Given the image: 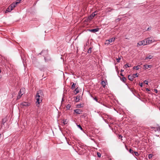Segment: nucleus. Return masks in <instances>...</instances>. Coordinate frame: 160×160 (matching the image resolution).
<instances>
[{"label": "nucleus", "mask_w": 160, "mask_h": 160, "mask_svg": "<svg viewBox=\"0 0 160 160\" xmlns=\"http://www.w3.org/2000/svg\"><path fill=\"white\" fill-rule=\"evenodd\" d=\"M42 96L43 93L42 91L39 90L37 92L36 98L37 100V102H38V104H39L40 101H42Z\"/></svg>", "instance_id": "1"}, {"label": "nucleus", "mask_w": 160, "mask_h": 160, "mask_svg": "<svg viewBox=\"0 0 160 160\" xmlns=\"http://www.w3.org/2000/svg\"><path fill=\"white\" fill-rule=\"evenodd\" d=\"M147 44H149L154 42V39L151 37L145 39Z\"/></svg>", "instance_id": "2"}, {"label": "nucleus", "mask_w": 160, "mask_h": 160, "mask_svg": "<svg viewBox=\"0 0 160 160\" xmlns=\"http://www.w3.org/2000/svg\"><path fill=\"white\" fill-rule=\"evenodd\" d=\"M135 78V77L133 76L132 74L129 75L128 76V79L131 81H132L133 80V79Z\"/></svg>", "instance_id": "3"}, {"label": "nucleus", "mask_w": 160, "mask_h": 160, "mask_svg": "<svg viewBox=\"0 0 160 160\" xmlns=\"http://www.w3.org/2000/svg\"><path fill=\"white\" fill-rule=\"evenodd\" d=\"M74 111L77 114H81L82 112V110L79 109H76Z\"/></svg>", "instance_id": "4"}, {"label": "nucleus", "mask_w": 160, "mask_h": 160, "mask_svg": "<svg viewBox=\"0 0 160 160\" xmlns=\"http://www.w3.org/2000/svg\"><path fill=\"white\" fill-rule=\"evenodd\" d=\"M99 30V28H97L95 29H92L89 30V31L93 33H95L98 31Z\"/></svg>", "instance_id": "5"}, {"label": "nucleus", "mask_w": 160, "mask_h": 160, "mask_svg": "<svg viewBox=\"0 0 160 160\" xmlns=\"http://www.w3.org/2000/svg\"><path fill=\"white\" fill-rule=\"evenodd\" d=\"M23 94L22 93V92L20 91L18 93V95L17 97V99H19Z\"/></svg>", "instance_id": "6"}, {"label": "nucleus", "mask_w": 160, "mask_h": 160, "mask_svg": "<svg viewBox=\"0 0 160 160\" xmlns=\"http://www.w3.org/2000/svg\"><path fill=\"white\" fill-rule=\"evenodd\" d=\"M22 105L24 106H28L30 105L29 103H27L26 102H22L21 104Z\"/></svg>", "instance_id": "7"}, {"label": "nucleus", "mask_w": 160, "mask_h": 160, "mask_svg": "<svg viewBox=\"0 0 160 160\" xmlns=\"http://www.w3.org/2000/svg\"><path fill=\"white\" fill-rule=\"evenodd\" d=\"M12 9V8L10 6H9L8 8L7 9V10L5 12L7 13L8 12H11Z\"/></svg>", "instance_id": "8"}, {"label": "nucleus", "mask_w": 160, "mask_h": 160, "mask_svg": "<svg viewBox=\"0 0 160 160\" xmlns=\"http://www.w3.org/2000/svg\"><path fill=\"white\" fill-rule=\"evenodd\" d=\"M115 39V38H111L108 40H109V42L110 43L113 42H114Z\"/></svg>", "instance_id": "9"}, {"label": "nucleus", "mask_w": 160, "mask_h": 160, "mask_svg": "<svg viewBox=\"0 0 160 160\" xmlns=\"http://www.w3.org/2000/svg\"><path fill=\"white\" fill-rule=\"evenodd\" d=\"M153 56L152 55H149L148 56L146 57L145 59V60L150 59L152 58Z\"/></svg>", "instance_id": "10"}, {"label": "nucleus", "mask_w": 160, "mask_h": 160, "mask_svg": "<svg viewBox=\"0 0 160 160\" xmlns=\"http://www.w3.org/2000/svg\"><path fill=\"white\" fill-rule=\"evenodd\" d=\"M151 65H146L144 66V68L145 69H148L149 68H150L152 67Z\"/></svg>", "instance_id": "11"}, {"label": "nucleus", "mask_w": 160, "mask_h": 160, "mask_svg": "<svg viewBox=\"0 0 160 160\" xmlns=\"http://www.w3.org/2000/svg\"><path fill=\"white\" fill-rule=\"evenodd\" d=\"M17 4H15V3H12L10 6L12 8V9H13V8L16 7V5Z\"/></svg>", "instance_id": "12"}, {"label": "nucleus", "mask_w": 160, "mask_h": 160, "mask_svg": "<svg viewBox=\"0 0 160 160\" xmlns=\"http://www.w3.org/2000/svg\"><path fill=\"white\" fill-rule=\"evenodd\" d=\"M142 42V45H146V44H147V43L146 42V39H144L142 41H141Z\"/></svg>", "instance_id": "13"}, {"label": "nucleus", "mask_w": 160, "mask_h": 160, "mask_svg": "<svg viewBox=\"0 0 160 160\" xmlns=\"http://www.w3.org/2000/svg\"><path fill=\"white\" fill-rule=\"evenodd\" d=\"M101 83L102 85L103 86V87H105V86H106V84L105 82L104 81H102Z\"/></svg>", "instance_id": "14"}, {"label": "nucleus", "mask_w": 160, "mask_h": 160, "mask_svg": "<svg viewBox=\"0 0 160 160\" xmlns=\"http://www.w3.org/2000/svg\"><path fill=\"white\" fill-rule=\"evenodd\" d=\"M96 12V11L94 12H93L91 15V17L92 18H93L96 15V14H95V13Z\"/></svg>", "instance_id": "15"}, {"label": "nucleus", "mask_w": 160, "mask_h": 160, "mask_svg": "<svg viewBox=\"0 0 160 160\" xmlns=\"http://www.w3.org/2000/svg\"><path fill=\"white\" fill-rule=\"evenodd\" d=\"M6 121V118H4L2 119V124H4Z\"/></svg>", "instance_id": "16"}, {"label": "nucleus", "mask_w": 160, "mask_h": 160, "mask_svg": "<svg viewBox=\"0 0 160 160\" xmlns=\"http://www.w3.org/2000/svg\"><path fill=\"white\" fill-rule=\"evenodd\" d=\"M140 67V66H137L134 67L133 68V69L138 70L139 69Z\"/></svg>", "instance_id": "17"}, {"label": "nucleus", "mask_w": 160, "mask_h": 160, "mask_svg": "<svg viewBox=\"0 0 160 160\" xmlns=\"http://www.w3.org/2000/svg\"><path fill=\"white\" fill-rule=\"evenodd\" d=\"M72 84L71 86V88L73 89L75 88V84L74 82H72Z\"/></svg>", "instance_id": "18"}, {"label": "nucleus", "mask_w": 160, "mask_h": 160, "mask_svg": "<svg viewBox=\"0 0 160 160\" xmlns=\"http://www.w3.org/2000/svg\"><path fill=\"white\" fill-rule=\"evenodd\" d=\"M77 107L78 108H80L83 107V105L81 104H79L77 105Z\"/></svg>", "instance_id": "19"}, {"label": "nucleus", "mask_w": 160, "mask_h": 160, "mask_svg": "<svg viewBox=\"0 0 160 160\" xmlns=\"http://www.w3.org/2000/svg\"><path fill=\"white\" fill-rule=\"evenodd\" d=\"M25 90V89L24 88H22L20 89V91H21L22 93L23 94L24 93Z\"/></svg>", "instance_id": "20"}, {"label": "nucleus", "mask_w": 160, "mask_h": 160, "mask_svg": "<svg viewBox=\"0 0 160 160\" xmlns=\"http://www.w3.org/2000/svg\"><path fill=\"white\" fill-rule=\"evenodd\" d=\"M80 96H77L76 98V102H78L80 100Z\"/></svg>", "instance_id": "21"}, {"label": "nucleus", "mask_w": 160, "mask_h": 160, "mask_svg": "<svg viewBox=\"0 0 160 160\" xmlns=\"http://www.w3.org/2000/svg\"><path fill=\"white\" fill-rule=\"evenodd\" d=\"M75 91L76 92V94L78 93L79 92V89L78 88H76L75 90Z\"/></svg>", "instance_id": "22"}, {"label": "nucleus", "mask_w": 160, "mask_h": 160, "mask_svg": "<svg viewBox=\"0 0 160 160\" xmlns=\"http://www.w3.org/2000/svg\"><path fill=\"white\" fill-rule=\"evenodd\" d=\"M129 152L130 153L132 154L133 155H134V152L132 150V149H129Z\"/></svg>", "instance_id": "23"}, {"label": "nucleus", "mask_w": 160, "mask_h": 160, "mask_svg": "<svg viewBox=\"0 0 160 160\" xmlns=\"http://www.w3.org/2000/svg\"><path fill=\"white\" fill-rule=\"evenodd\" d=\"M142 41L139 42L138 43L137 46H141V45H142Z\"/></svg>", "instance_id": "24"}, {"label": "nucleus", "mask_w": 160, "mask_h": 160, "mask_svg": "<svg viewBox=\"0 0 160 160\" xmlns=\"http://www.w3.org/2000/svg\"><path fill=\"white\" fill-rule=\"evenodd\" d=\"M92 52V48H89L88 51V52L89 53H91Z\"/></svg>", "instance_id": "25"}, {"label": "nucleus", "mask_w": 160, "mask_h": 160, "mask_svg": "<svg viewBox=\"0 0 160 160\" xmlns=\"http://www.w3.org/2000/svg\"><path fill=\"white\" fill-rule=\"evenodd\" d=\"M105 44H108H108H110V43L109 42V40H106L105 41Z\"/></svg>", "instance_id": "26"}, {"label": "nucleus", "mask_w": 160, "mask_h": 160, "mask_svg": "<svg viewBox=\"0 0 160 160\" xmlns=\"http://www.w3.org/2000/svg\"><path fill=\"white\" fill-rule=\"evenodd\" d=\"M112 10H113V9H111L110 8H108L106 9V10L107 12H110Z\"/></svg>", "instance_id": "27"}, {"label": "nucleus", "mask_w": 160, "mask_h": 160, "mask_svg": "<svg viewBox=\"0 0 160 160\" xmlns=\"http://www.w3.org/2000/svg\"><path fill=\"white\" fill-rule=\"evenodd\" d=\"M152 156L153 155L152 154H149L148 155V158L149 159H151L152 158Z\"/></svg>", "instance_id": "28"}, {"label": "nucleus", "mask_w": 160, "mask_h": 160, "mask_svg": "<svg viewBox=\"0 0 160 160\" xmlns=\"http://www.w3.org/2000/svg\"><path fill=\"white\" fill-rule=\"evenodd\" d=\"M122 80L124 82H125L126 81V78L125 77H123L122 78Z\"/></svg>", "instance_id": "29"}, {"label": "nucleus", "mask_w": 160, "mask_h": 160, "mask_svg": "<svg viewBox=\"0 0 160 160\" xmlns=\"http://www.w3.org/2000/svg\"><path fill=\"white\" fill-rule=\"evenodd\" d=\"M71 107V106L70 105L68 104L67 105L66 108L67 109H69Z\"/></svg>", "instance_id": "30"}, {"label": "nucleus", "mask_w": 160, "mask_h": 160, "mask_svg": "<svg viewBox=\"0 0 160 160\" xmlns=\"http://www.w3.org/2000/svg\"><path fill=\"white\" fill-rule=\"evenodd\" d=\"M134 153L135 154V155L137 156H138L139 155V154H138V152H134Z\"/></svg>", "instance_id": "31"}, {"label": "nucleus", "mask_w": 160, "mask_h": 160, "mask_svg": "<svg viewBox=\"0 0 160 160\" xmlns=\"http://www.w3.org/2000/svg\"><path fill=\"white\" fill-rule=\"evenodd\" d=\"M97 155L98 157H101V154L99 152H97Z\"/></svg>", "instance_id": "32"}, {"label": "nucleus", "mask_w": 160, "mask_h": 160, "mask_svg": "<svg viewBox=\"0 0 160 160\" xmlns=\"http://www.w3.org/2000/svg\"><path fill=\"white\" fill-rule=\"evenodd\" d=\"M130 66H129L127 64H126L124 66V67L125 68H127L128 67H129Z\"/></svg>", "instance_id": "33"}, {"label": "nucleus", "mask_w": 160, "mask_h": 160, "mask_svg": "<svg viewBox=\"0 0 160 160\" xmlns=\"http://www.w3.org/2000/svg\"><path fill=\"white\" fill-rule=\"evenodd\" d=\"M93 99L94 100H95L96 102H98L99 103H100V102L99 101H98V99H97V98L96 97H95V98H93Z\"/></svg>", "instance_id": "34"}, {"label": "nucleus", "mask_w": 160, "mask_h": 160, "mask_svg": "<svg viewBox=\"0 0 160 160\" xmlns=\"http://www.w3.org/2000/svg\"><path fill=\"white\" fill-rule=\"evenodd\" d=\"M92 18H92V17H91V16L90 15V16H89V17H88V19L89 20H91Z\"/></svg>", "instance_id": "35"}, {"label": "nucleus", "mask_w": 160, "mask_h": 160, "mask_svg": "<svg viewBox=\"0 0 160 160\" xmlns=\"http://www.w3.org/2000/svg\"><path fill=\"white\" fill-rule=\"evenodd\" d=\"M20 1H19V0H18L16 2L15 4L17 5V4L20 3Z\"/></svg>", "instance_id": "36"}, {"label": "nucleus", "mask_w": 160, "mask_h": 160, "mask_svg": "<svg viewBox=\"0 0 160 160\" xmlns=\"http://www.w3.org/2000/svg\"><path fill=\"white\" fill-rule=\"evenodd\" d=\"M133 76H134L135 77H135H138V75H137V73H136V74H132Z\"/></svg>", "instance_id": "37"}, {"label": "nucleus", "mask_w": 160, "mask_h": 160, "mask_svg": "<svg viewBox=\"0 0 160 160\" xmlns=\"http://www.w3.org/2000/svg\"><path fill=\"white\" fill-rule=\"evenodd\" d=\"M120 58H118L117 59V61L118 62H120Z\"/></svg>", "instance_id": "38"}, {"label": "nucleus", "mask_w": 160, "mask_h": 160, "mask_svg": "<svg viewBox=\"0 0 160 160\" xmlns=\"http://www.w3.org/2000/svg\"><path fill=\"white\" fill-rule=\"evenodd\" d=\"M78 127H79L81 130H82V127H81V126L80 125H78Z\"/></svg>", "instance_id": "39"}, {"label": "nucleus", "mask_w": 160, "mask_h": 160, "mask_svg": "<svg viewBox=\"0 0 160 160\" xmlns=\"http://www.w3.org/2000/svg\"><path fill=\"white\" fill-rule=\"evenodd\" d=\"M63 123L64 124H66L67 123V121L66 120H65L63 121Z\"/></svg>", "instance_id": "40"}, {"label": "nucleus", "mask_w": 160, "mask_h": 160, "mask_svg": "<svg viewBox=\"0 0 160 160\" xmlns=\"http://www.w3.org/2000/svg\"><path fill=\"white\" fill-rule=\"evenodd\" d=\"M46 52V53H47V51H42V52H41L40 53V54H42V53H43V52Z\"/></svg>", "instance_id": "41"}, {"label": "nucleus", "mask_w": 160, "mask_h": 160, "mask_svg": "<svg viewBox=\"0 0 160 160\" xmlns=\"http://www.w3.org/2000/svg\"><path fill=\"white\" fill-rule=\"evenodd\" d=\"M144 82L147 84H148V81H147V80H145L144 81Z\"/></svg>", "instance_id": "42"}, {"label": "nucleus", "mask_w": 160, "mask_h": 160, "mask_svg": "<svg viewBox=\"0 0 160 160\" xmlns=\"http://www.w3.org/2000/svg\"><path fill=\"white\" fill-rule=\"evenodd\" d=\"M122 138V136L120 135H119V137H118V138H119V139H121V138Z\"/></svg>", "instance_id": "43"}, {"label": "nucleus", "mask_w": 160, "mask_h": 160, "mask_svg": "<svg viewBox=\"0 0 160 160\" xmlns=\"http://www.w3.org/2000/svg\"><path fill=\"white\" fill-rule=\"evenodd\" d=\"M142 85H143V83H141L140 84V86L141 87H142Z\"/></svg>", "instance_id": "44"}, {"label": "nucleus", "mask_w": 160, "mask_h": 160, "mask_svg": "<svg viewBox=\"0 0 160 160\" xmlns=\"http://www.w3.org/2000/svg\"><path fill=\"white\" fill-rule=\"evenodd\" d=\"M154 92H155L157 93L158 92V91L157 89H154Z\"/></svg>", "instance_id": "45"}, {"label": "nucleus", "mask_w": 160, "mask_h": 160, "mask_svg": "<svg viewBox=\"0 0 160 160\" xmlns=\"http://www.w3.org/2000/svg\"><path fill=\"white\" fill-rule=\"evenodd\" d=\"M146 91H150V90L148 88H146Z\"/></svg>", "instance_id": "46"}, {"label": "nucleus", "mask_w": 160, "mask_h": 160, "mask_svg": "<svg viewBox=\"0 0 160 160\" xmlns=\"http://www.w3.org/2000/svg\"><path fill=\"white\" fill-rule=\"evenodd\" d=\"M123 71H124V70H122H122H121V72H123Z\"/></svg>", "instance_id": "47"}, {"label": "nucleus", "mask_w": 160, "mask_h": 160, "mask_svg": "<svg viewBox=\"0 0 160 160\" xmlns=\"http://www.w3.org/2000/svg\"><path fill=\"white\" fill-rule=\"evenodd\" d=\"M120 75L122 76H123V75H122V73H120Z\"/></svg>", "instance_id": "48"}, {"label": "nucleus", "mask_w": 160, "mask_h": 160, "mask_svg": "<svg viewBox=\"0 0 160 160\" xmlns=\"http://www.w3.org/2000/svg\"><path fill=\"white\" fill-rule=\"evenodd\" d=\"M2 78V76H0V78Z\"/></svg>", "instance_id": "49"}, {"label": "nucleus", "mask_w": 160, "mask_h": 160, "mask_svg": "<svg viewBox=\"0 0 160 160\" xmlns=\"http://www.w3.org/2000/svg\"><path fill=\"white\" fill-rule=\"evenodd\" d=\"M149 30V28H148V29H147V30Z\"/></svg>", "instance_id": "50"}, {"label": "nucleus", "mask_w": 160, "mask_h": 160, "mask_svg": "<svg viewBox=\"0 0 160 160\" xmlns=\"http://www.w3.org/2000/svg\"><path fill=\"white\" fill-rule=\"evenodd\" d=\"M19 1H20V2L21 1V0H19Z\"/></svg>", "instance_id": "51"}, {"label": "nucleus", "mask_w": 160, "mask_h": 160, "mask_svg": "<svg viewBox=\"0 0 160 160\" xmlns=\"http://www.w3.org/2000/svg\"><path fill=\"white\" fill-rule=\"evenodd\" d=\"M159 130L160 131V128L159 129Z\"/></svg>", "instance_id": "52"}]
</instances>
